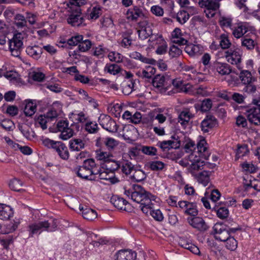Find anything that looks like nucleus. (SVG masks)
Returning a JSON list of instances; mask_svg holds the SVG:
<instances>
[{"label": "nucleus", "mask_w": 260, "mask_h": 260, "mask_svg": "<svg viewBox=\"0 0 260 260\" xmlns=\"http://www.w3.org/2000/svg\"><path fill=\"white\" fill-rule=\"evenodd\" d=\"M99 121L100 124L103 128L109 132H113L112 127V120L109 115H101L99 118Z\"/></svg>", "instance_id": "nucleus-29"}, {"label": "nucleus", "mask_w": 260, "mask_h": 260, "mask_svg": "<svg viewBox=\"0 0 260 260\" xmlns=\"http://www.w3.org/2000/svg\"><path fill=\"white\" fill-rule=\"evenodd\" d=\"M239 78L242 84L246 86L247 92L253 93L256 91V87L252 84L256 81V78L253 76L251 71L246 70L241 71Z\"/></svg>", "instance_id": "nucleus-8"}, {"label": "nucleus", "mask_w": 260, "mask_h": 260, "mask_svg": "<svg viewBox=\"0 0 260 260\" xmlns=\"http://www.w3.org/2000/svg\"><path fill=\"white\" fill-rule=\"evenodd\" d=\"M178 207L184 210L185 214L196 216L198 214L197 205L194 202H189L186 201H181L178 203Z\"/></svg>", "instance_id": "nucleus-14"}, {"label": "nucleus", "mask_w": 260, "mask_h": 260, "mask_svg": "<svg viewBox=\"0 0 260 260\" xmlns=\"http://www.w3.org/2000/svg\"><path fill=\"white\" fill-rule=\"evenodd\" d=\"M184 50L190 56H195L200 55L203 52V47L199 44H187Z\"/></svg>", "instance_id": "nucleus-22"}, {"label": "nucleus", "mask_w": 260, "mask_h": 260, "mask_svg": "<svg viewBox=\"0 0 260 260\" xmlns=\"http://www.w3.org/2000/svg\"><path fill=\"white\" fill-rule=\"evenodd\" d=\"M136 256V253L132 250L122 249L117 252L116 260H135Z\"/></svg>", "instance_id": "nucleus-23"}, {"label": "nucleus", "mask_w": 260, "mask_h": 260, "mask_svg": "<svg viewBox=\"0 0 260 260\" xmlns=\"http://www.w3.org/2000/svg\"><path fill=\"white\" fill-rule=\"evenodd\" d=\"M217 124L216 118L212 115H207L201 122L202 131L207 133Z\"/></svg>", "instance_id": "nucleus-21"}, {"label": "nucleus", "mask_w": 260, "mask_h": 260, "mask_svg": "<svg viewBox=\"0 0 260 260\" xmlns=\"http://www.w3.org/2000/svg\"><path fill=\"white\" fill-rule=\"evenodd\" d=\"M85 129L89 133L94 134L98 132L99 128L96 123L90 121L86 123Z\"/></svg>", "instance_id": "nucleus-49"}, {"label": "nucleus", "mask_w": 260, "mask_h": 260, "mask_svg": "<svg viewBox=\"0 0 260 260\" xmlns=\"http://www.w3.org/2000/svg\"><path fill=\"white\" fill-rule=\"evenodd\" d=\"M99 167L93 159L89 158L85 160L82 166L78 167L75 169V171L78 177L91 180L94 179L92 177L93 175L99 173Z\"/></svg>", "instance_id": "nucleus-6"}, {"label": "nucleus", "mask_w": 260, "mask_h": 260, "mask_svg": "<svg viewBox=\"0 0 260 260\" xmlns=\"http://www.w3.org/2000/svg\"><path fill=\"white\" fill-rule=\"evenodd\" d=\"M0 126L8 131H12L14 127L13 121L9 119H5L0 121Z\"/></svg>", "instance_id": "nucleus-54"}, {"label": "nucleus", "mask_w": 260, "mask_h": 260, "mask_svg": "<svg viewBox=\"0 0 260 260\" xmlns=\"http://www.w3.org/2000/svg\"><path fill=\"white\" fill-rule=\"evenodd\" d=\"M169 53L172 58L177 57L182 53V50L177 46L173 45L170 47Z\"/></svg>", "instance_id": "nucleus-56"}, {"label": "nucleus", "mask_w": 260, "mask_h": 260, "mask_svg": "<svg viewBox=\"0 0 260 260\" xmlns=\"http://www.w3.org/2000/svg\"><path fill=\"white\" fill-rule=\"evenodd\" d=\"M44 115L49 121H51L56 118L58 116V114L56 110L52 108L49 109Z\"/></svg>", "instance_id": "nucleus-60"}, {"label": "nucleus", "mask_w": 260, "mask_h": 260, "mask_svg": "<svg viewBox=\"0 0 260 260\" xmlns=\"http://www.w3.org/2000/svg\"><path fill=\"white\" fill-rule=\"evenodd\" d=\"M229 213V210L226 208L221 207L217 210V215L219 218L224 219L228 216Z\"/></svg>", "instance_id": "nucleus-62"}, {"label": "nucleus", "mask_w": 260, "mask_h": 260, "mask_svg": "<svg viewBox=\"0 0 260 260\" xmlns=\"http://www.w3.org/2000/svg\"><path fill=\"white\" fill-rule=\"evenodd\" d=\"M177 21L180 24L185 23L189 19V14L185 11H179L176 15Z\"/></svg>", "instance_id": "nucleus-41"}, {"label": "nucleus", "mask_w": 260, "mask_h": 260, "mask_svg": "<svg viewBox=\"0 0 260 260\" xmlns=\"http://www.w3.org/2000/svg\"><path fill=\"white\" fill-rule=\"evenodd\" d=\"M126 18L130 20L136 21L138 18L146 17L144 10L138 6H134L129 9L126 12Z\"/></svg>", "instance_id": "nucleus-17"}, {"label": "nucleus", "mask_w": 260, "mask_h": 260, "mask_svg": "<svg viewBox=\"0 0 260 260\" xmlns=\"http://www.w3.org/2000/svg\"><path fill=\"white\" fill-rule=\"evenodd\" d=\"M203 0H200V1L199 2V4L201 8H205V10H204V12L206 14V16L208 18L213 17L215 14V11L216 10H217L218 8H215V9L213 8L212 9L206 5L204 6V5H202V4H203Z\"/></svg>", "instance_id": "nucleus-43"}, {"label": "nucleus", "mask_w": 260, "mask_h": 260, "mask_svg": "<svg viewBox=\"0 0 260 260\" xmlns=\"http://www.w3.org/2000/svg\"><path fill=\"white\" fill-rule=\"evenodd\" d=\"M155 69L151 66H147L145 68L139 70L137 72V75L143 78L150 79L155 73Z\"/></svg>", "instance_id": "nucleus-31"}, {"label": "nucleus", "mask_w": 260, "mask_h": 260, "mask_svg": "<svg viewBox=\"0 0 260 260\" xmlns=\"http://www.w3.org/2000/svg\"><path fill=\"white\" fill-rule=\"evenodd\" d=\"M197 148V151H193L179 161V164L186 167L187 171L193 177L196 176L199 170L203 169L206 165L204 159H208L210 154L208 144L202 136L199 137Z\"/></svg>", "instance_id": "nucleus-2"}, {"label": "nucleus", "mask_w": 260, "mask_h": 260, "mask_svg": "<svg viewBox=\"0 0 260 260\" xmlns=\"http://www.w3.org/2000/svg\"><path fill=\"white\" fill-rule=\"evenodd\" d=\"M134 172L131 176V179L136 182L143 181L146 178V175L144 171L141 170H134Z\"/></svg>", "instance_id": "nucleus-42"}, {"label": "nucleus", "mask_w": 260, "mask_h": 260, "mask_svg": "<svg viewBox=\"0 0 260 260\" xmlns=\"http://www.w3.org/2000/svg\"><path fill=\"white\" fill-rule=\"evenodd\" d=\"M180 145L181 141L179 138L176 135L172 136L170 140L164 141L159 144L160 147L164 151L170 149L179 148Z\"/></svg>", "instance_id": "nucleus-16"}, {"label": "nucleus", "mask_w": 260, "mask_h": 260, "mask_svg": "<svg viewBox=\"0 0 260 260\" xmlns=\"http://www.w3.org/2000/svg\"><path fill=\"white\" fill-rule=\"evenodd\" d=\"M23 38L22 34L17 33L14 35L12 39L9 40V49L12 55L17 57L20 54L23 48Z\"/></svg>", "instance_id": "nucleus-9"}, {"label": "nucleus", "mask_w": 260, "mask_h": 260, "mask_svg": "<svg viewBox=\"0 0 260 260\" xmlns=\"http://www.w3.org/2000/svg\"><path fill=\"white\" fill-rule=\"evenodd\" d=\"M23 185V182L16 178H14L11 180L9 183V186L10 189L15 191H21L23 190L21 188Z\"/></svg>", "instance_id": "nucleus-37"}, {"label": "nucleus", "mask_w": 260, "mask_h": 260, "mask_svg": "<svg viewBox=\"0 0 260 260\" xmlns=\"http://www.w3.org/2000/svg\"><path fill=\"white\" fill-rule=\"evenodd\" d=\"M211 174V172L203 171L199 174H196V176H194V177L196 178L200 183L203 184L204 186H206L210 182Z\"/></svg>", "instance_id": "nucleus-33"}, {"label": "nucleus", "mask_w": 260, "mask_h": 260, "mask_svg": "<svg viewBox=\"0 0 260 260\" xmlns=\"http://www.w3.org/2000/svg\"><path fill=\"white\" fill-rule=\"evenodd\" d=\"M132 39L130 37H124L121 40H118V43L124 48H128L132 44Z\"/></svg>", "instance_id": "nucleus-63"}, {"label": "nucleus", "mask_w": 260, "mask_h": 260, "mask_svg": "<svg viewBox=\"0 0 260 260\" xmlns=\"http://www.w3.org/2000/svg\"><path fill=\"white\" fill-rule=\"evenodd\" d=\"M249 27V24L247 22H238L235 23L231 28L232 34L235 38H240L248 31Z\"/></svg>", "instance_id": "nucleus-15"}, {"label": "nucleus", "mask_w": 260, "mask_h": 260, "mask_svg": "<svg viewBox=\"0 0 260 260\" xmlns=\"http://www.w3.org/2000/svg\"><path fill=\"white\" fill-rule=\"evenodd\" d=\"M115 164L117 166L116 168H115V171L116 170H118L119 169H120L121 166L120 165L118 162H116L115 161ZM133 169L134 167L131 162L126 161L122 164L121 171L123 173H124L126 175L129 174L132 171H133Z\"/></svg>", "instance_id": "nucleus-36"}, {"label": "nucleus", "mask_w": 260, "mask_h": 260, "mask_svg": "<svg viewBox=\"0 0 260 260\" xmlns=\"http://www.w3.org/2000/svg\"><path fill=\"white\" fill-rule=\"evenodd\" d=\"M192 117L191 114L188 110H185L182 111L178 116V122L185 128L188 124L189 121Z\"/></svg>", "instance_id": "nucleus-34"}, {"label": "nucleus", "mask_w": 260, "mask_h": 260, "mask_svg": "<svg viewBox=\"0 0 260 260\" xmlns=\"http://www.w3.org/2000/svg\"><path fill=\"white\" fill-rule=\"evenodd\" d=\"M224 242L226 243V247L229 250H235L237 247L238 242L233 237L229 236L227 240Z\"/></svg>", "instance_id": "nucleus-45"}, {"label": "nucleus", "mask_w": 260, "mask_h": 260, "mask_svg": "<svg viewBox=\"0 0 260 260\" xmlns=\"http://www.w3.org/2000/svg\"><path fill=\"white\" fill-rule=\"evenodd\" d=\"M241 167L243 171L247 173H254L258 169L256 165H254L252 162H244L241 164Z\"/></svg>", "instance_id": "nucleus-38"}, {"label": "nucleus", "mask_w": 260, "mask_h": 260, "mask_svg": "<svg viewBox=\"0 0 260 260\" xmlns=\"http://www.w3.org/2000/svg\"><path fill=\"white\" fill-rule=\"evenodd\" d=\"M127 202L124 200L123 198H118L117 199H115V207L120 210H125Z\"/></svg>", "instance_id": "nucleus-52"}, {"label": "nucleus", "mask_w": 260, "mask_h": 260, "mask_svg": "<svg viewBox=\"0 0 260 260\" xmlns=\"http://www.w3.org/2000/svg\"><path fill=\"white\" fill-rule=\"evenodd\" d=\"M26 53L35 59H38L41 57L43 53L42 48L38 46H28L26 49Z\"/></svg>", "instance_id": "nucleus-28"}, {"label": "nucleus", "mask_w": 260, "mask_h": 260, "mask_svg": "<svg viewBox=\"0 0 260 260\" xmlns=\"http://www.w3.org/2000/svg\"><path fill=\"white\" fill-rule=\"evenodd\" d=\"M150 169L152 171H160L165 167V164L158 160L152 161L149 162Z\"/></svg>", "instance_id": "nucleus-46"}, {"label": "nucleus", "mask_w": 260, "mask_h": 260, "mask_svg": "<svg viewBox=\"0 0 260 260\" xmlns=\"http://www.w3.org/2000/svg\"><path fill=\"white\" fill-rule=\"evenodd\" d=\"M255 44L254 41L250 38H244L242 40V46L248 50L253 49Z\"/></svg>", "instance_id": "nucleus-51"}, {"label": "nucleus", "mask_w": 260, "mask_h": 260, "mask_svg": "<svg viewBox=\"0 0 260 260\" xmlns=\"http://www.w3.org/2000/svg\"><path fill=\"white\" fill-rule=\"evenodd\" d=\"M166 41L161 35H152L148 40L149 45L153 48H156Z\"/></svg>", "instance_id": "nucleus-35"}, {"label": "nucleus", "mask_w": 260, "mask_h": 260, "mask_svg": "<svg viewBox=\"0 0 260 260\" xmlns=\"http://www.w3.org/2000/svg\"><path fill=\"white\" fill-rule=\"evenodd\" d=\"M73 135V130L68 126L64 131L60 133L59 137L63 140H66L71 138Z\"/></svg>", "instance_id": "nucleus-53"}, {"label": "nucleus", "mask_w": 260, "mask_h": 260, "mask_svg": "<svg viewBox=\"0 0 260 260\" xmlns=\"http://www.w3.org/2000/svg\"><path fill=\"white\" fill-rule=\"evenodd\" d=\"M184 150L187 153H191L193 151H196L195 149V143L194 142L189 140L187 141L184 147Z\"/></svg>", "instance_id": "nucleus-59"}, {"label": "nucleus", "mask_w": 260, "mask_h": 260, "mask_svg": "<svg viewBox=\"0 0 260 260\" xmlns=\"http://www.w3.org/2000/svg\"><path fill=\"white\" fill-rule=\"evenodd\" d=\"M95 154L98 160L104 161L102 166L99 167L100 172L98 175L100 178L108 181L110 184H113L114 168L112 163L114 159L112 153L98 150L95 151Z\"/></svg>", "instance_id": "nucleus-3"}, {"label": "nucleus", "mask_w": 260, "mask_h": 260, "mask_svg": "<svg viewBox=\"0 0 260 260\" xmlns=\"http://www.w3.org/2000/svg\"><path fill=\"white\" fill-rule=\"evenodd\" d=\"M132 189H125L124 193L132 200L140 204L143 213L150 214L156 221H161L164 215L159 209H153V202H158V198L139 185L133 184Z\"/></svg>", "instance_id": "nucleus-1"}, {"label": "nucleus", "mask_w": 260, "mask_h": 260, "mask_svg": "<svg viewBox=\"0 0 260 260\" xmlns=\"http://www.w3.org/2000/svg\"><path fill=\"white\" fill-rule=\"evenodd\" d=\"M70 46L78 45V49L81 52L88 50L92 46L91 42L88 40H83L82 35H77L69 39L67 42Z\"/></svg>", "instance_id": "nucleus-10"}, {"label": "nucleus", "mask_w": 260, "mask_h": 260, "mask_svg": "<svg viewBox=\"0 0 260 260\" xmlns=\"http://www.w3.org/2000/svg\"><path fill=\"white\" fill-rule=\"evenodd\" d=\"M79 209L82 211L83 218L87 220H93L97 217L98 214L96 212L91 208H84L82 206L80 205Z\"/></svg>", "instance_id": "nucleus-32"}, {"label": "nucleus", "mask_w": 260, "mask_h": 260, "mask_svg": "<svg viewBox=\"0 0 260 260\" xmlns=\"http://www.w3.org/2000/svg\"><path fill=\"white\" fill-rule=\"evenodd\" d=\"M115 128H116L115 136H117L129 143H132L134 141V138L131 135L132 131H128L127 127L123 126L117 127L116 125H115Z\"/></svg>", "instance_id": "nucleus-19"}, {"label": "nucleus", "mask_w": 260, "mask_h": 260, "mask_svg": "<svg viewBox=\"0 0 260 260\" xmlns=\"http://www.w3.org/2000/svg\"><path fill=\"white\" fill-rule=\"evenodd\" d=\"M219 44L222 49H228L231 46V42L227 34H221L219 38Z\"/></svg>", "instance_id": "nucleus-40"}, {"label": "nucleus", "mask_w": 260, "mask_h": 260, "mask_svg": "<svg viewBox=\"0 0 260 260\" xmlns=\"http://www.w3.org/2000/svg\"><path fill=\"white\" fill-rule=\"evenodd\" d=\"M187 221L190 226L199 231L204 232L209 229V226L201 217H189L187 218Z\"/></svg>", "instance_id": "nucleus-12"}, {"label": "nucleus", "mask_w": 260, "mask_h": 260, "mask_svg": "<svg viewBox=\"0 0 260 260\" xmlns=\"http://www.w3.org/2000/svg\"><path fill=\"white\" fill-rule=\"evenodd\" d=\"M101 9L100 7H94L91 12L87 15L88 20H95L101 15Z\"/></svg>", "instance_id": "nucleus-44"}, {"label": "nucleus", "mask_w": 260, "mask_h": 260, "mask_svg": "<svg viewBox=\"0 0 260 260\" xmlns=\"http://www.w3.org/2000/svg\"><path fill=\"white\" fill-rule=\"evenodd\" d=\"M71 14L67 18L68 23L74 27L85 26L84 18L81 16L80 6L85 4V0H70Z\"/></svg>", "instance_id": "nucleus-5"}, {"label": "nucleus", "mask_w": 260, "mask_h": 260, "mask_svg": "<svg viewBox=\"0 0 260 260\" xmlns=\"http://www.w3.org/2000/svg\"><path fill=\"white\" fill-rule=\"evenodd\" d=\"M232 18L230 17H221L219 20V23L220 26L223 28H231Z\"/></svg>", "instance_id": "nucleus-47"}, {"label": "nucleus", "mask_w": 260, "mask_h": 260, "mask_svg": "<svg viewBox=\"0 0 260 260\" xmlns=\"http://www.w3.org/2000/svg\"><path fill=\"white\" fill-rule=\"evenodd\" d=\"M249 153V149L246 145L239 146L236 151V158L237 159L246 156Z\"/></svg>", "instance_id": "nucleus-48"}, {"label": "nucleus", "mask_w": 260, "mask_h": 260, "mask_svg": "<svg viewBox=\"0 0 260 260\" xmlns=\"http://www.w3.org/2000/svg\"><path fill=\"white\" fill-rule=\"evenodd\" d=\"M213 234L215 238L220 241H225L229 238V231L225 225L221 223L215 224L213 228Z\"/></svg>", "instance_id": "nucleus-13"}, {"label": "nucleus", "mask_w": 260, "mask_h": 260, "mask_svg": "<svg viewBox=\"0 0 260 260\" xmlns=\"http://www.w3.org/2000/svg\"><path fill=\"white\" fill-rule=\"evenodd\" d=\"M171 178L177 181L181 185L185 184L184 180L182 176L181 173L179 171L176 172L171 177Z\"/></svg>", "instance_id": "nucleus-64"}, {"label": "nucleus", "mask_w": 260, "mask_h": 260, "mask_svg": "<svg viewBox=\"0 0 260 260\" xmlns=\"http://www.w3.org/2000/svg\"><path fill=\"white\" fill-rule=\"evenodd\" d=\"M141 151L145 154L150 156L157 154V149L153 146H143L141 148Z\"/></svg>", "instance_id": "nucleus-50"}, {"label": "nucleus", "mask_w": 260, "mask_h": 260, "mask_svg": "<svg viewBox=\"0 0 260 260\" xmlns=\"http://www.w3.org/2000/svg\"><path fill=\"white\" fill-rule=\"evenodd\" d=\"M85 141L81 139H71L69 142L70 149L72 151H79L85 147Z\"/></svg>", "instance_id": "nucleus-30"}, {"label": "nucleus", "mask_w": 260, "mask_h": 260, "mask_svg": "<svg viewBox=\"0 0 260 260\" xmlns=\"http://www.w3.org/2000/svg\"><path fill=\"white\" fill-rule=\"evenodd\" d=\"M49 121V120L44 115L39 116L37 119V122L39 124L43 130H45L47 128V123Z\"/></svg>", "instance_id": "nucleus-57"}, {"label": "nucleus", "mask_w": 260, "mask_h": 260, "mask_svg": "<svg viewBox=\"0 0 260 260\" xmlns=\"http://www.w3.org/2000/svg\"><path fill=\"white\" fill-rule=\"evenodd\" d=\"M172 41L179 45H185L187 43V40L183 37V34L181 30L179 28H176L171 34Z\"/></svg>", "instance_id": "nucleus-25"}, {"label": "nucleus", "mask_w": 260, "mask_h": 260, "mask_svg": "<svg viewBox=\"0 0 260 260\" xmlns=\"http://www.w3.org/2000/svg\"><path fill=\"white\" fill-rule=\"evenodd\" d=\"M141 28L138 30L139 37L141 40H145L153 35L152 24L148 21H144L140 24Z\"/></svg>", "instance_id": "nucleus-18"}, {"label": "nucleus", "mask_w": 260, "mask_h": 260, "mask_svg": "<svg viewBox=\"0 0 260 260\" xmlns=\"http://www.w3.org/2000/svg\"><path fill=\"white\" fill-rule=\"evenodd\" d=\"M224 57L228 62L238 66L241 60L240 50L235 47L231 48L224 52Z\"/></svg>", "instance_id": "nucleus-11"}, {"label": "nucleus", "mask_w": 260, "mask_h": 260, "mask_svg": "<svg viewBox=\"0 0 260 260\" xmlns=\"http://www.w3.org/2000/svg\"><path fill=\"white\" fill-rule=\"evenodd\" d=\"M13 215V209L9 205L0 204V219L2 220L9 219Z\"/></svg>", "instance_id": "nucleus-26"}, {"label": "nucleus", "mask_w": 260, "mask_h": 260, "mask_svg": "<svg viewBox=\"0 0 260 260\" xmlns=\"http://www.w3.org/2000/svg\"><path fill=\"white\" fill-rule=\"evenodd\" d=\"M168 80L164 75H157L153 78L152 84L156 88L166 89L168 87Z\"/></svg>", "instance_id": "nucleus-27"}, {"label": "nucleus", "mask_w": 260, "mask_h": 260, "mask_svg": "<svg viewBox=\"0 0 260 260\" xmlns=\"http://www.w3.org/2000/svg\"><path fill=\"white\" fill-rule=\"evenodd\" d=\"M50 223L48 221L44 220L29 225V232L31 234V236L34 234L41 233L42 231H47L50 228Z\"/></svg>", "instance_id": "nucleus-20"}, {"label": "nucleus", "mask_w": 260, "mask_h": 260, "mask_svg": "<svg viewBox=\"0 0 260 260\" xmlns=\"http://www.w3.org/2000/svg\"><path fill=\"white\" fill-rule=\"evenodd\" d=\"M214 68L216 72L221 75H229L232 72L230 66L225 62H216L214 64Z\"/></svg>", "instance_id": "nucleus-24"}, {"label": "nucleus", "mask_w": 260, "mask_h": 260, "mask_svg": "<svg viewBox=\"0 0 260 260\" xmlns=\"http://www.w3.org/2000/svg\"><path fill=\"white\" fill-rule=\"evenodd\" d=\"M15 19L18 21L16 22V25L18 27H23L26 26L27 21L24 16L21 14H17Z\"/></svg>", "instance_id": "nucleus-58"}, {"label": "nucleus", "mask_w": 260, "mask_h": 260, "mask_svg": "<svg viewBox=\"0 0 260 260\" xmlns=\"http://www.w3.org/2000/svg\"><path fill=\"white\" fill-rule=\"evenodd\" d=\"M151 12L156 16L161 17L164 14V9L158 5H153L150 8Z\"/></svg>", "instance_id": "nucleus-55"}, {"label": "nucleus", "mask_w": 260, "mask_h": 260, "mask_svg": "<svg viewBox=\"0 0 260 260\" xmlns=\"http://www.w3.org/2000/svg\"><path fill=\"white\" fill-rule=\"evenodd\" d=\"M212 107V101L210 99H206L202 101L201 109L203 112L209 111Z\"/></svg>", "instance_id": "nucleus-61"}, {"label": "nucleus", "mask_w": 260, "mask_h": 260, "mask_svg": "<svg viewBox=\"0 0 260 260\" xmlns=\"http://www.w3.org/2000/svg\"><path fill=\"white\" fill-rule=\"evenodd\" d=\"M252 106L246 110V115L250 122L255 125L260 124V97L255 98L252 101Z\"/></svg>", "instance_id": "nucleus-7"}, {"label": "nucleus", "mask_w": 260, "mask_h": 260, "mask_svg": "<svg viewBox=\"0 0 260 260\" xmlns=\"http://www.w3.org/2000/svg\"><path fill=\"white\" fill-rule=\"evenodd\" d=\"M36 111V105L31 101H28L26 103L24 109V113L26 116H31Z\"/></svg>", "instance_id": "nucleus-39"}, {"label": "nucleus", "mask_w": 260, "mask_h": 260, "mask_svg": "<svg viewBox=\"0 0 260 260\" xmlns=\"http://www.w3.org/2000/svg\"><path fill=\"white\" fill-rule=\"evenodd\" d=\"M115 75H117V83L115 84V91H117V94H120L119 91L125 95L130 94L134 90V83L132 81H126L125 79L129 78L132 74L115 65Z\"/></svg>", "instance_id": "nucleus-4"}]
</instances>
